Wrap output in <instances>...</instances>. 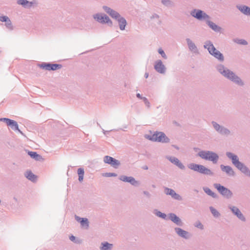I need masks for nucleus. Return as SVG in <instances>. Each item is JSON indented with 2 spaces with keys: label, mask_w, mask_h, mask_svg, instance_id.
<instances>
[{
  "label": "nucleus",
  "mask_w": 250,
  "mask_h": 250,
  "mask_svg": "<svg viewBox=\"0 0 250 250\" xmlns=\"http://www.w3.org/2000/svg\"><path fill=\"white\" fill-rule=\"evenodd\" d=\"M24 176L27 179L33 182H35L37 180V176L33 174L31 171H26Z\"/></svg>",
  "instance_id": "obj_27"
},
{
  "label": "nucleus",
  "mask_w": 250,
  "mask_h": 250,
  "mask_svg": "<svg viewBox=\"0 0 250 250\" xmlns=\"http://www.w3.org/2000/svg\"><path fill=\"white\" fill-rule=\"evenodd\" d=\"M113 248V245L107 242H103L101 244L100 247V250H112Z\"/></svg>",
  "instance_id": "obj_26"
},
{
  "label": "nucleus",
  "mask_w": 250,
  "mask_h": 250,
  "mask_svg": "<svg viewBox=\"0 0 250 250\" xmlns=\"http://www.w3.org/2000/svg\"><path fill=\"white\" fill-rule=\"evenodd\" d=\"M162 3L165 6L170 8L174 6V2L171 0H162Z\"/></svg>",
  "instance_id": "obj_33"
},
{
  "label": "nucleus",
  "mask_w": 250,
  "mask_h": 250,
  "mask_svg": "<svg viewBox=\"0 0 250 250\" xmlns=\"http://www.w3.org/2000/svg\"><path fill=\"white\" fill-rule=\"evenodd\" d=\"M153 213L157 217L161 218L163 219H167V215L165 213L161 212L157 209H154L153 211Z\"/></svg>",
  "instance_id": "obj_30"
},
{
  "label": "nucleus",
  "mask_w": 250,
  "mask_h": 250,
  "mask_svg": "<svg viewBox=\"0 0 250 250\" xmlns=\"http://www.w3.org/2000/svg\"><path fill=\"white\" fill-rule=\"evenodd\" d=\"M190 15L198 21H205L206 22L210 19V16L204 11L199 9H193L190 12Z\"/></svg>",
  "instance_id": "obj_7"
},
{
  "label": "nucleus",
  "mask_w": 250,
  "mask_h": 250,
  "mask_svg": "<svg viewBox=\"0 0 250 250\" xmlns=\"http://www.w3.org/2000/svg\"><path fill=\"white\" fill-rule=\"evenodd\" d=\"M104 162L115 168H118L121 164L119 161L109 156H105L104 157Z\"/></svg>",
  "instance_id": "obj_14"
},
{
  "label": "nucleus",
  "mask_w": 250,
  "mask_h": 250,
  "mask_svg": "<svg viewBox=\"0 0 250 250\" xmlns=\"http://www.w3.org/2000/svg\"><path fill=\"white\" fill-rule=\"evenodd\" d=\"M203 190L206 193H207L208 195L211 196L212 197H213L214 198H217V197H218L217 195L215 193L212 191V190L211 189H210L208 188H207V187L203 188Z\"/></svg>",
  "instance_id": "obj_31"
},
{
  "label": "nucleus",
  "mask_w": 250,
  "mask_h": 250,
  "mask_svg": "<svg viewBox=\"0 0 250 250\" xmlns=\"http://www.w3.org/2000/svg\"><path fill=\"white\" fill-rule=\"evenodd\" d=\"M174 231L179 236L185 239H188L191 237L190 233L180 228H175Z\"/></svg>",
  "instance_id": "obj_18"
},
{
  "label": "nucleus",
  "mask_w": 250,
  "mask_h": 250,
  "mask_svg": "<svg viewBox=\"0 0 250 250\" xmlns=\"http://www.w3.org/2000/svg\"><path fill=\"white\" fill-rule=\"evenodd\" d=\"M171 197L178 201H181L182 200V197H181V196L176 193L175 191H174V192L173 193L172 195L171 196Z\"/></svg>",
  "instance_id": "obj_36"
},
{
  "label": "nucleus",
  "mask_w": 250,
  "mask_h": 250,
  "mask_svg": "<svg viewBox=\"0 0 250 250\" xmlns=\"http://www.w3.org/2000/svg\"><path fill=\"white\" fill-rule=\"evenodd\" d=\"M0 122L5 123L7 125L9 126L12 130L18 131L21 134H22V132L19 129L18 124L16 121L7 118H0Z\"/></svg>",
  "instance_id": "obj_12"
},
{
  "label": "nucleus",
  "mask_w": 250,
  "mask_h": 250,
  "mask_svg": "<svg viewBox=\"0 0 250 250\" xmlns=\"http://www.w3.org/2000/svg\"><path fill=\"white\" fill-rule=\"evenodd\" d=\"M103 175L105 177H116L117 176V174L115 173L106 172V173H105Z\"/></svg>",
  "instance_id": "obj_38"
},
{
  "label": "nucleus",
  "mask_w": 250,
  "mask_h": 250,
  "mask_svg": "<svg viewBox=\"0 0 250 250\" xmlns=\"http://www.w3.org/2000/svg\"><path fill=\"white\" fill-rule=\"evenodd\" d=\"M17 3L22 5L25 8H30L34 3L32 1H29L27 0H18Z\"/></svg>",
  "instance_id": "obj_28"
},
{
  "label": "nucleus",
  "mask_w": 250,
  "mask_h": 250,
  "mask_svg": "<svg viewBox=\"0 0 250 250\" xmlns=\"http://www.w3.org/2000/svg\"><path fill=\"white\" fill-rule=\"evenodd\" d=\"M103 9L107 14L109 15L111 18L116 20L121 16V15L118 12L107 6H103Z\"/></svg>",
  "instance_id": "obj_17"
},
{
  "label": "nucleus",
  "mask_w": 250,
  "mask_h": 250,
  "mask_svg": "<svg viewBox=\"0 0 250 250\" xmlns=\"http://www.w3.org/2000/svg\"><path fill=\"white\" fill-rule=\"evenodd\" d=\"M207 24L213 31L216 32H220L221 30V27L216 24L213 22L209 20H208L206 22Z\"/></svg>",
  "instance_id": "obj_24"
},
{
  "label": "nucleus",
  "mask_w": 250,
  "mask_h": 250,
  "mask_svg": "<svg viewBox=\"0 0 250 250\" xmlns=\"http://www.w3.org/2000/svg\"><path fill=\"white\" fill-rule=\"evenodd\" d=\"M236 8L243 14L250 16V7L245 5H237Z\"/></svg>",
  "instance_id": "obj_22"
},
{
  "label": "nucleus",
  "mask_w": 250,
  "mask_h": 250,
  "mask_svg": "<svg viewBox=\"0 0 250 250\" xmlns=\"http://www.w3.org/2000/svg\"><path fill=\"white\" fill-rule=\"evenodd\" d=\"M129 183L132 186L137 187L139 185V182L136 181L135 178L132 176H128L127 182Z\"/></svg>",
  "instance_id": "obj_32"
},
{
  "label": "nucleus",
  "mask_w": 250,
  "mask_h": 250,
  "mask_svg": "<svg viewBox=\"0 0 250 250\" xmlns=\"http://www.w3.org/2000/svg\"><path fill=\"white\" fill-rule=\"evenodd\" d=\"M127 177H128V176H125V175H121V176H120L119 179L121 181H122L125 182H127Z\"/></svg>",
  "instance_id": "obj_44"
},
{
  "label": "nucleus",
  "mask_w": 250,
  "mask_h": 250,
  "mask_svg": "<svg viewBox=\"0 0 250 250\" xmlns=\"http://www.w3.org/2000/svg\"><path fill=\"white\" fill-rule=\"evenodd\" d=\"M214 187L222 195L228 199L231 198L233 195L232 192L229 189L220 184H214Z\"/></svg>",
  "instance_id": "obj_11"
},
{
  "label": "nucleus",
  "mask_w": 250,
  "mask_h": 250,
  "mask_svg": "<svg viewBox=\"0 0 250 250\" xmlns=\"http://www.w3.org/2000/svg\"><path fill=\"white\" fill-rule=\"evenodd\" d=\"M209 210L214 217L218 218L220 216V213L213 207H210Z\"/></svg>",
  "instance_id": "obj_34"
},
{
  "label": "nucleus",
  "mask_w": 250,
  "mask_h": 250,
  "mask_svg": "<svg viewBox=\"0 0 250 250\" xmlns=\"http://www.w3.org/2000/svg\"><path fill=\"white\" fill-rule=\"evenodd\" d=\"M198 149H199L198 148H194V150H197Z\"/></svg>",
  "instance_id": "obj_55"
},
{
  "label": "nucleus",
  "mask_w": 250,
  "mask_h": 250,
  "mask_svg": "<svg viewBox=\"0 0 250 250\" xmlns=\"http://www.w3.org/2000/svg\"><path fill=\"white\" fill-rule=\"evenodd\" d=\"M136 97L138 98H139L140 99H142V100H143V98L144 97H142V95L140 93H137L136 94Z\"/></svg>",
  "instance_id": "obj_49"
},
{
  "label": "nucleus",
  "mask_w": 250,
  "mask_h": 250,
  "mask_svg": "<svg viewBox=\"0 0 250 250\" xmlns=\"http://www.w3.org/2000/svg\"><path fill=\"white\" fill-rule=\"evenodd\" d=\"M155 70L160 74H165L166 71V67L163 63L161 60H157L154 65Z\"/></svg>",
  "instance_id": "obj_16"
},
{
  "label": "nucleus",
  "mask_w": 250,
  "mask_h": 250,
  "mask_svg": "<svg viewBox=\"0 0 250 250\" xmlns=\"http://www.w3.org/2000/svg\"><path fill=\"white\" fill-rule=\"evenodd\" d=\"M110 131H106L104 130H103V132L104 135H106Z\"/></svg>",
  "instance_id": "obj_51"
},
{
  "label": "nucleus",
  "mask_w": 250,
  "mask_h": 250,
  "mask_svg": "<svg viewBox=\"0 0 250 250\" xmlns=\"http://www.w3.org/2000/svg\"><path fill=\"white\" fill-rule=\"evenodd\" d=\"M204 47L208 50L211 55L213 56L220 62H222L224 61L223 54L216 49L210 41H207L205 42Z\"/></svg>",
  "instance_id": "obj_3"
},
{
  "label": "nucleus",
  "mask_w": 250,
  "mask_h": 250,
  "mask_svg": "<svg viewBox=\"0 0 250 250\" xmlns=\"http://www.w3.org/2000/svg\"><path fill=\"white\" fill-rule=\"evenodd\" d=\"M166 159L169 160L171 163L177 166L182 170L185 169V166L181 162V161L176 157L174 156H167Z\"/></svg>",
  "instance_id": "obj_15"
},
{
  "label": "nucleus",
  "mask_w": 250,
  "mask_h": 250,
  "mask_svg": "<svg viewBox=\"0 0 250 250\" xmlns=\"http://www.w3.org/2000/svg\"><path fill=\"white\" fill-rule=\"evenodd\" d=\"M226 156L228 158L231 160L232 164L238 169L245 175L250 177V169L244 164L239 161L238 157L237 155H235L230 152H227Z\"/></svg>",
  "instance_id": "obj_2"
},
{
  "label": "nucleus",
  "mask_w": 250,
  "mask_h": 250,
  "mask_svg": "<svg viewBox=\"0 0 250 250\" xmlns=\"http://www.w3.org/2000/svg\"><path fill=\"white\" fill-rule=\"evenodd\" d=\"M220 168L221 170L226 172L228 175L229 176H233L235 175V172L230 166L221 165Z\"/></svg>",
  "instance_id": "obj_21"
},
{
  "label": "nucleus",
  "mask_w": 250,
  "mask_h": 250,
  "mask_svg": "<svg viewBox=\"0 0 250 250\" xmlns=\"http://www.w3.org/2000/svg\"><path fill=\"white\" fill-rule=\"evenodd\" d=\"M116 21L118 22L120 30H124L127 24V22L125 18L121 16Z\"/></svg>",
  "instance_id": "obj_25"
},
{
  "label": "nucleus",
  "mask_w": 250,
  "mask_h": 250,
  "mask_svg": "<svg viewBox=\"0 0 250 250\" xmlns=\"http://www.w3.org/2000/svg\"><path fill=\"white\" fill-rule=\"evenodd\" d=\"M146 138L150 141L162 143L170 142V139L161 131H156L152 135H147Z\"/></svg>",
  "instance_id": "obj_4"
},
{
  "label": "nucleus",
  "mask_w": 250,
  "mask_h": 250,
  "mask_svg": "<svg viewBox=\"0 0 250 250\" xmlns=\"http://www.w3.org/2000/svg\"><path fill=\"white\" fill-rule=\"evenodd\" d=\"M194 226L201 229H204L203 225L199 221L196 222L195 224H194Z\"/></svg>",
  "instance_id": "obj_39"
},
{
  "label": "nucleus",
  "mask_w": 250,
  "mask_h": 250,
  "mask_svg": "<svg viewBox=\"0 0 250 250\" xmlns=\"http://www.w3.org/2000/svg\"><path fill=\"white\" fill-rule=\"evenodd\" d=\"M188 167L190 169L203 175L209 176L213 175V172L210 169L202 165L190 163L188 165Z\"/></svg>",
  "instance_id": "obj_5"
},
{
  "label": "nucleus",
  "mask_w": 250,
  "mask_h": 250,
  "mask_svg": "<svg viewBox=\"0 0 250 250\" xmlns=\"http://www.w3.org/2000/svg\"><path fill=\"white\" fill-rule=\"evenodd\" d=\"M168 218L170 220L175 224L176 225L182 227L183 226V222L182 220L177 216L175 213H170L168 214Z\"/></svg>",
  "instance_id": "obj_19"
},
{
  "label": "nucleus",
  "mask_w": 250,
  "mask_h": 250,
  "mask_svg": "<svg viewBox=\"0 0 250 250\" xmlns=\"http://www.w3.org/2000/svg\"><path fill=\"white\" fill-rule=\"evenodd\" d=\"M228 208L231 210L232 213L235 215L240 221L245 222L246 221V218L240 210L236 206L229 205Z\"/></svg>",
  "instance_id": "obj_13"
},
{
  "label": "nucleus",
  "mask_w": 250,
  "mask_h": 250,
  "mask_svg": "<svg viewBox=\"0 0 250 250\" xmlns=\"http://www.w3.org/2000/svg\"><path fill=\"white\" fill-rule=\"evenodd\" d=\"M5 23V26H6V27L8 29H9L10 30L13 29V26H12V22L10 19H8L7 21H6Z\"/></svg>",
  "instance_id": "obj_37"
},
{
  "label": "nucleus",
  "mask_w": 250,
  "mask_h": 250,
  "mask_svg": "<svg viewBox=\"0 0 250 250\" xmlns=\"http://www.w3.org/2000/svg\"><path fill=\"white\" fill-rule=\"evenodd\" d=\"M150 18L151 19H154V18L158 19L159 18V16L158 15H157V14H154L152 15V16Z\"/></svg>",
  "instance_id": "obj_48"
},
{
  "label": "nucleus",
  "mask_w": 250,
  "mask_h": 250,
  "mask_svg": "<svg viewBox=\"0 0 250 250\" xmlns=\"http://www.w3.org/2000/svg\"><path fill=\"white\" fill-rule=\"evenodd\" d=\"M93 17L95 20L101 23H107L110 26H112L113 25L112 21L105 14L97 13L94 15Z\"/></svg>",
  "instance_id": "obj_10"
},
{
  "label": "nucleus",
  "mask_w": 250,
  "mask_h": 250,
  "mask_svg": "<svg viewBox=\"0 0 250 250\" xmlns=\"http://www.w3.org/2000/svg\"><path fill=\"white\" fill-rule=\"evenodd\" d=\"M158 53L161 54V55L162 56V57L166 59L167 58V55L166 54H165V52L164 51V50L162 49V48H159L158 49Z\"/></svg>",
  "instance_id": "obj_40"
},
{
  "label": "nucleus",
  "mask_w": 250,
  "mask_h": 250,
  "mask_svg": "<svg viewBox=\"0 0 250 250\" xmlns=\"http://www.w3.org/2000/svg\"><path fill=\"white\" fill-rule=\"evenodd\" d=\"M197 155L203 159L212 162L214 164L217 163L219 159L218 154L211 151L201 150L200 151Z\"/></svg>",
  "instance_id": "obj_6"
},
{
  "label": "nucleus",
  "mask_w": 250,
  "mask_h": 250,
  "mask_svg": "<svg viewBox=\"0 0 250 250\" xmlns=\"http://www.w3.org/2000/svg\"><path fill=\"white\" fill-rule=\"evenodd\" d=\"M148 75H149L148 73H147V72H146V73H145V76H145V78H146H146H148Z\"/></svg>",
  "instance_id": "obj_53"
},
{
  "label": "nucleus",
  "mask_w": 250,
  "mask_h": 250,
  "mask_svg": "<svg viewBox=\"0 0 250 250\" xmlns=\"http://www.w3.org/2000/svg\"><path fill=\"white\" fill-rule=\"evenodd\" d=\"M69 239L72 241V242H74L75 243H77L76 241H75V240H76V237L73 236V235H71L69 237Z\"/></svg>",
  "instance_id": "obj_46"
},
{
  "label": "nucleus",
  "mask_w": 250,
  "mask_h": 250,
  "mask_svg": "<svg viewBox=\"0 0 250 250\" xmlns=\"http://www.w3.org/2000/svg\"><path fill=\"white\" fill-rule=\"evenodd\" d=\"M28 154L36 161H40L42 159V156L38 154L36 152L28 151Z\"/></svg>",
  "instance_id": "obj_29"
},
{
  "label": "nucleus",
  "mask_w": 250,
  "mask_h": 250,
  "mask_svg": "<svg viewBox=\"0 0 250 250\" xmlns=\"http://www.w3.org/2000/svg\"><path fill=\"white\" fill-rule=\"evenodd\" d=\"M211 123L214 130L219 134L226 136H228L231 134V131L229 129L219 125L216 122L212 121Z\"/></svg>",
  "instance_id": "obj_8"
},
{
  "label": "nucleus",
  "mask_w": 250,
  "mask_h": 250,
  "mask_svg": "<svg viewBox=\"0 0 250 250\" xmlns=\"http://www.w3.org/2000/svg\"><path fill=\"white\" fill-rule=\"evenodd\" d=\"M37 65L40 68L48 71L58 70L62 68V65L61 64L45 62L38 63Z\"/></svg>",
  "instance_id": "obj_9"
},
{
  "label": "nucleus",
  "mask_w": 250,
  "mask_h": 250,
  "mask_svg": "<svg viewBox=\"0 0 250 250\" xmlns=\"http://www.w3.org/2000/svg\"><path fill=\"white\" fill-rule=\"evenodd\" d=\"M143 193L146 195L148 198H150V194L149 193V192L147 191H144L143 192Z\"/></svg>",
  "instance_id": "obj_47"
},
{
  "label": "nucleus",
  "mask_w": 250,
  "mask_h": 250,
  "mask_svg": "<svg viewBox=\"0 0 250 250\" xmlns=\"http://www.w3.org/2000/svg\"><path fill=\"white\" fill-rule=\"evenodd\" d=\"M84 169L83 168H79L78 169V175H84Z\"/></svg>",
  "instance_id": "obj_45"
},
{
  "label": "nucleus",
  "mask_w": 250,
  "mask_h": 250,
  "mask_svg": "<svg viewBox=\"0 0 250 250\" xmlns=\"http://www.w3.org/2000/svg\"><path fill=\"white\" fill-rule=\"evenodd\" d=\"M75 218L77 221L80 223L82 227H86V228H88L89 222L86 218H81L75 215Z\"/></svg>",
  "instance_id": "obj_23"
},
{
  "label": "nucleus",
  "mask_w": 250,
  "mask_h": 250,
  "mask_svg": "<svg viewBox=\"0 0 250 250\" xmlns=\"http://www.w3.org/2000/svg\"><path fill=\"white\" fill-rule=\"evenodd\" d=\"M186 41L189 50L195 54H199L198 49L195 43L189 38H187Z\"/></svg>",
  "instance_id": "obj_20"
},
{
  "label": "nucleus",
  "mask_w": 250,
  "mask_h": 250,
  "mask_svg": "<svg viewBox=\"0 0 250 250\" xmlns=\"http://www.w3.org/2000/svg\"><path fill=\"white\" fill-rule=\"evenodd\" d=\"M142 168H143V169H144L145 170L148 169V167L147 166H146H146H144Z\"/></svg>",
  "instance_id": "obj_52"
},
{
  "label": "nucleus",
  "mask_w": 250,
  "mask_h": 250,
  "mask_svg": "<svg viewBox=\"0 0 250 250\" xmlns=\"http://www.w3.org/2000/svg\"><path fill=\"white\" fill-rule=\"evenodd\" d=\"M237 43L238 44H242V45H246L248 44L247 41L244 39L238 40Z\"/></svg>",
  "instance_id": "obj_41"
},
{
  "label": "nucleus",
  "mask_w": 250,
  "mask_h": 250,
  "mask_svg": "<svg viewBox=\"0 0 250 250\" xmlns=\"http://www.w3.org/2000/svg\"><path fill=\"white\" fill-rule=\"evenodd\" d=\"M174 190L171 188H165V193L167 195H170L171 196L172 195L173 193L174 192Z\"/></svg>",
  "instance_id": "obj_35"
},
{
  "label": "nucleus",
  "mask_w": 250,
  "mask_h": 250,
  "mask_svg": "<svg viewBox=\"0 0 250 250\" xmlns=\"http://www.w3.org/2000/svg\"><path fill=\"white\" fill-rule=\"evenodd\" d=\"M79 181L81 182L83 179V175H79Z\"/></svg>",
  "instance_id": "obj_50"
},
{
  "label": "nucleus",
  "mask_w": 250,
  "mask_h": 250,
  "mask_svg": "<svg viewBox=\"0 0 250 250\" xmlns=\"http://www.w3.org/2000/svg\"><path fill=\"white\" fill-rule=\"evenodd\" d=\"M143 101L144 102V103L145 105L148 107L149 108L150 106V104L147 99L146 97L143 98Z\"/></svg>",
  "instance_id": "obj_42"
},
{
  "label": "nucleus",
  "mask_w": 250,
  "mask_h": 250,
  "mask_svg": "<svg viewBox=\"0 0 250 250\" xmlns=\"http://www.w3.org/2000/svg\"><path fill=\"white\" fill-rule=\"evenodd\" d=\"M173 146L175 148H176V149H177V150H178V149H179V147L178 146H177L173 145Z\"/></svg>",
  "instance_id": "obj_54"
},
{
  "label": "nucleus",
  "mask_w": 250,
  "mask_h": 250,
  "mask_svg": "<svg viewBox=\"0 0 250 250\" xmlns=\"http://www.w3.org/2000/svg\"><path fill=\"white\" fill-rule=\"evenodd\" d=\"M9 19V18L6 16H0V21L2 22H6Z\"/></svg>",
  "instance_id": "obj_43"
},
{
  "label": "nucleus",
  "mask_w": 250,
  "mask_h": 250,
  "mask_svg": "<svg viewBox=\"0 0 250 250\" xmlns=\"http://www.w3.org/2000/svg\"><path fill=\"white\" fill-rule=\"evenodd\" d=\"M216 69L223 76L235 84L240 86L244 85L245 83L234 72L226 67L224 65L222 64L217 65Z\"/></svg>",
  "instance_id": "obj_1"
}]
</instances>
